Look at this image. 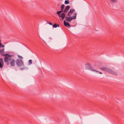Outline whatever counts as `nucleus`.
<instances>
[{
    "label": "nucleus",
    "mask_w": 124,
    "mask_h": 124,
    "mask_svg": "<svg viewBox=\"0 0 124 124\" xmlns=\"http://www.w3.org/2000/svg\"><path fill=\"white\" fill-rule=\"evenodd\" d=\"M5 63H7L8 65L10 64L11 66L14 67L15 65V61L14 59L10 57L8 59L7 62H5Z\"/></svg>",
    "instance_id": "f257e3e1"
},
{
    "label": "nucleus",
    "mask_w": 124,
    "mask_h": 124,
    "mask_svg": "<svg viewBox=\"0 0 124 124\" xmlns=\"http://www.w3.org/2000/svg\"><path fill=\"white\" fill-rule=\"evenodd\" d=\"M77 15V13H74V15L72 17L70 16L67 17L66 16L65 17V20L68 22H70L72 19H75L76 18Z\"/></svg>",
    "instance_id": "f03ea898"
},
{
    "label": "nucleus",
    "mask_w": 124,
    "mask_h": 124,
    "mask_svg": "<svg viewBox=\"0 0 124 124\" xmlns=\"http://www.w3.org/2000/svg\"><path fill=\"white\" fill-rule=\"evenodd\" d=\"M16 65L19 67H23L24 66L23 62L22 60L17 59L16 61Z\"/></svg>",
    "instance_id": "7ed1b4c3"
},
{
    "label": "nucleus",
    "mask_w": 124,
    "mask_h": 124,
    "mask_svg": "<svg viewBox=\"0 0 124 124\" xmlns=\"http://www.w3.org/2000/svg\"><path fill=\"white\" fill-rule=\"evenodd\" d=\"M63 10L61 9L60 11H58L56 13V14L59 17H61L62 20H63L64 19L65 16V14L64 13H62L61 15H60L61 13L63 12Z\"/></svg>",
    "instance_id": "20e7f679"
},
{
    "label": "nucleus",
    "mask_w": 124,
    "mask_h": 124,
    "mask_svg": "<svg viewBox=\"0 0 124 124\" xmlns=\"http://www.w3.org/2000/svg\"><path fill=\"white\" fill-rule=\"evenodd\" d=\"M2 55L4 56H5L4 59L5 62H7L8 59H9L10 57L13 56V55H11L8 54H2Z\"/></svg>",
    "instance_id": "39448f33"
},
{
    "label": "nucleus",
    "mask_w": 124,
    "mask_h": 124,
    "mask_svg": "<svg viewBox=\"0 0 124 124\" xmlns=\"http://www.w3.org/2000/svg\"><path fill=\"white\" fill-rule=\"evenodd\" d=\"M85 68L86 69H88L91 71H93L94 70L93 69L92 67L90 64L88 63L85 64Z\"/></svg>",
    "instance_id": "423d86ee"
},
{
    "label": "nucleus",
    "mask_w": 124,
    "mask_h": 124,
    "mask_svg": "<svg viewBox=\"0 0 124 124\" xmlns=\"http://www.w3.org/2000/svg\"><path fill=\"white\" fill-rule=\"evenodd\" d=\"M106 72L113 75H117V73L116 72L109 68H108Z\"/></svg>",
    "instance_id": "0eeeda50"
},
{
    "label": "nucleus",
    "mask_w": 124,
    "mask_h": 124,
    "mask_svg": "<svg viewBox=\"0 0 124 124\" xmlns=\"http://www.w3.org/2000/svg\"><path fill=\"white\" fill-rule=\"evenodd\" d=\"M70 8V6H66L65 9L63 10V12L65 13H66L67 12L69 9Z\"/></svg>",
    "instance_id": "6e6552de"
},
{
    "label": "nucleus",
    "mask_w": 124,
    "mask_h": 124,
    "mask_svg": "<svg viewBox=\"0 0 124 124\" xmlns=\"http://www.w3.org/2000/svg\"><path fill=\"white\" fill-rule=\"evenodd\" d=\"M75 11V10L73 9H71L70 10V11L69 12L68 14V16H70L71 15L73 12Z\"/></svg>",
    "instance_id": "1a4fd4ad"
},
{
    "label": "nucleus",
    "mask_w": 124,
    "mask_h": 124,
    "mask_svg": "<svg viewBox=\"0 0 124 124\" xmlns=\"http://www.w3.org/2000/svg\"><path fill=\"white\" fill-rule=\"evenodd\" d=\"M63 24L64 25L68 27V26L70 27L71 26L70 24L67 22H66L65 20H64L63 21Z\"/></svg>",
    "instance_id": "9d476101"
},
{
    "label": "nucleus",
    "mask_w": 124,
    "mask_h": 124,
    "mask_svg": "<svg viewBox=\"0 0 124 124\" xmlns=\"http://www.w3.org/2000/svg\"><path fill=\"white\" fill-rule=\"evenodd\" d=\"M4 65V63L2 59L0 58V68H2Z\"/></svg>",
    "instance_id": "9b49d317"
},
{
    "label": "nucleus",
    "mask_w": 124,
    "mask_h": 124,
    "mask_svg": "<svg viewBox=\"0 0 124 124\" xmlns=\"http://www.w3.org/2000/svg\"><path fill=\"white\" fill-rule=\"evenodd\" d=\"M107 68H107L101 67V68L100 69L101 70H102L106 72Z\"/></svg>",
    "instance_id": "f8f14e48"
},
{
    "label": "nucleus",
    "mask_w": 124,
    "mask_h": 124,
    "mask_svg": "<svg viewBox=\"0 0 124 124\" xmlns=\"http://www.w3.org/2000/svg\"><path fill=\"white\" fill-rule=\"evenodd\" d=\"M60 25L59 24H57L56 23H55L53 25V27L54 28H56L57 27H59Z\"/></svg>",
    "instance_id": "ddd939ff"
},
{
    "label": "nucleus",
    "mask_w": 124,
    "mask_h": 124,
    "mask_svg": "<svg viewBox=\"0 0 124 124\" xmlns=\"http://www.w3.org/2000/svg\"><path fill=\"white\" fill-rule=\"evenodd\" d=\"M65 4H68L70 2L68 0H65Z\"/></svg>",
    "instance_id": "4468645a"
},
{
    "label": "nucleus",
    "mask_w": 124,
    "mask_h": 124,
    "mask_svg": "<svg viewBox=\"0 0 124 124\" xmlns=\"http://www.w3.org/2000/svg\"><path fill=\"white\" fill-rule=\"evenodd\" d=\"M64 7V4L62 5L61 6V9L63 10Z\"/></svg>",
    "instance_id": "2eb2a0df"
},
{
    "label": "nucleus",
    "mask_w": 124,
    "mask_h": 124,
    "mask_svg": "<svg viewBox=\"0 0 124 124\" xmlns=\"http://www.w3.org/2000/svg\"><path fill=\"white\" fill-rule=\"evenodd\" d=\"M29 64L31 65L32 63V61L31 60H30L29 61Z\"/></svg>",
    "instance_id": "dca6fc26"
},
{
    "label": "nucleus",
    "mask_w": 124,
    "mask_h": 124,
    "mask_svg": "<svg viewBox=\"0 0 124 124\" xmlns=\"http://www.w3.org/2000/svg\"><path fill=\"white\" fill-rule=\"evenodd\" d=\"M93 71H95L96 72H97L98 74H102V73L101 72H99V71H96V70H93Z\"/></svg>",
    "instance_id": "f3484780"
},
{
    "label": "nucleus",
    "mask_w": 124,
    "mask_h": 124,
    "mask_svg": "<svg viewBox=\"0 0 124 124\" xmlns=\"http://www.w3.org/2000/svg\"><path fill=\"white\" fill-rule=\"evenodd\" d=\"M4 49L3 48L2 50H0V53H2L4 52Z\"/></svg>",
    "instance_id": "a211bd4d"
},
{
    "label": "nucleus",
    "mask_w": 124,
    "mask_h": 124,
    "mask_svg": "<svg viewBox=\"0 0 124 124\" xmlns=\"http://www.w3.org/2000/svg\"><path fill=\"white\" fill-rule=\"evenodd\" d=\"M18 56L19 58L20 59V60H22L23 58V57H22L20 55H18Z\"/></svg>",
    "instance_id": "6ab92c4d"
},
{
    "label": "nucleus",
    "mask_w": 124,
    "mask_h": 124,
    "mask_svg": "<svg viewBox=\"0 0 124 124\" xmlns=\"http://www.w3.org/2000/svg\"><path fill=\"white\" fill-rule=\"evenodd\" d=\"M46 21H47V23L51 25H52V23H51V22H49L48 21H47L46 20Z\"/></svg>",
    "instance_id": "aec40b11"
},
{
    "label": "nucleus",
    "mask_w": 124,
    "mask_h": 124,
    "mask_svg": "<svg viewBox=\"0 0 124 124\" xmlns=\"http://www.w3.org/2000/svg\"><path fill=\"white\" fill-rule=\"evenodd\" d=\"M111 1L113 2H115L116 1V0H110Z\"/></svg>",
    "instance_id": "412c9836"
},
{
    "label": "nucleus",
    "mask_w": 124,
    "mask_h": 124,
    "mask_svg": "<svg viewBox=\"0 0 124 124\" xmlns=\"http://www.w3.org/2000/svg\"><path fill=\"white\" fill-rule=\"evenodd\" d=\"M25 69V68L24 67L21 68H20V70H23V69Z\"/></svg>",
    "instance_id": "4be33fe9"
}]
</instances>
